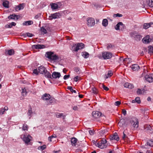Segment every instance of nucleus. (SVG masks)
Returning <instances> with one entry per match:
<instances>
[{
  "label": "nucleus",
  "mask_w": 153,
  "mask_h": 153,
  "mask_svg": "<svg viewBox=\"0 0 153 153\" xmlns=\"http://www.w3.org/2000/svg\"><path fill=\"white\" fill-rule=\"evenodd\" d=\"M51 96L48 94H45L42 97L41 99L44 101H47L50 99Z\"/></svg>",
  "instance_id": "obj_15"
},
{
  "label": "nucleus",
  "mask_w": 153,
  "mask_h": 153,
  "mask_svg": "<svg viewBox=\"0 0 153 153\" xmlns=\"http://www.w3.org/2000/svg\"><path fill=\"white\" fill-rule=\"evenodd\" d=\"M70 76V75H65L64 76L63 79L64 80L68 79Z\"/></svg>",
  "instance_id": "obj_58"
},
{
  "label": "nucleus",
  "mask_w": 153,
  "mask_h": 153,
  "mask_svg": "<svg viewBox=\"0 0 153 153\" xmlns=\"http://www.w3.org/2000/svg\"><path fill=\"white\" fill-rule=\"evenodd\" d=\"M113 74V73L111 71H109L108 72V74L105 75V78L107 79L110 77Z\"/></svg>",
  "instance_id": "obj_29"
},
{
  "label": "nucleus",
  "mask_w": 153,
  "mask_h": 153,
  "mask_svg": "<svg viewBox=\"0 0 153 153\" xmlns=\"http://www.w3.org/2000/svg\"><path fill=\"white\" fill-rule=\"evenodd\" d=\"M92 93L96 95L97 94L98 91L95 88H92Z\"/></svg>",
  "instance_id": "obj_48"
},
{
  "label": "nucleus",
  "mask_w": 153,
  "mask_h": 153,
  "mask_svg": "<svg viewBox=\"0 0 153 153\" xmlns=\"http://www.w3.org/2000/svg\"><path fill=\"white\" fill-rule=\"evenodd\" d=\"M56 137V136L55 134H53L51 135V136L49 137L48 138V140H49L50 141H51V137H53V138H55Z\"/></svg>",
  "instance_id": "obj_52"
},
{
  "label": "nucleus",
  "mask_w": 153,
  "mask_h": 153,
  "mask_svg": "<svg viewBox=\"0 0 153 153\" xmlns=\"http://www.w3.org/2000/svg\"><path fill=\"white\" fill-rule=\"evenodd\" d=\"M135 39L137 41H140L142 39V36L140 35H135Z\"/></svg>",
  "instance_id": "obj_39"
},
{
  "label": "nucleus",
  "mask_w": 153,
  "mask_h": 153,
  "mask_svg": "<svg viewBox=\"0 0 153 153\" xmlns=\"http://www.w3.org/2000/svg\"><path fill=\"white\" fill-rule=\"evenodd\" d=\"M125 123V121L124 119H121L118 123V125L120 126H122Z\"/></svg>",
  "instance_id": "obj_33"
},
{
  "label": "nucleus",
  "mask_w": 153,
  "mask_h": 153,
  "mask_svg": "<svg viewBox=\"0 0 153 153\" xmlns=\"http://www.w3.org/2000/svg\"><path fill=\"white\" fill-rule=\"evenodd\" d=\"M121 104L120 102L119 101H117L115 102L114 103V105L116 106H119V105H120Z\"/></svg>",
  "instance_id": "obj_57"
},
{
  "label": "nucleus",
  "mask_w": 153,
  "mask_h": 153,
  "mask_svg": "<svg viewBox=\"0 0 153 153\" xmlns=\"http://www.w3.org/2000/svg\"><path fill=\"white\" fill-rule=\"evenodd\" d=\"M110 139L111 140H115L117 141L119 140V137L116 133H114L112 136H111Z\"/></svg>",
  "instance_id": "obj_16"
},
{
  "label": "nucleus",
  "mask_w": 153,
  "mask_h": 153,
  "mask_svg": "<svg viewBox=\"0 0 153 153\" xmlns=\"http://www.w3.org/2000/svg\"><path fill=\"white\" fill-rule=\"evenodd\" d=\"M46 55L47 57L52 61H59L61 60L60 57L54 53L53 52H47L46 53Z\"/></svg>",
  "instance_id": "obj_1"
},
{
  "label": "nucleus",
  "mask_w": 153,
  "mask_h": 153,
  "mask_svg": "<svg viewBox=\"0 0 153 153\" xmlns=\"http://www.w3.org/2000/svg\"><path fill=\"white\" fill-rule=\"evenodd\" d=\"M106 142V140L103 139L100 142L97 143L96 146L101 149L106 148L107 146Z\"/></svg>",
  "instance_id": "obj_5"
},
{
  "label": "nucleus",
  "mask_w": 153,
  "mask_h": 153,
  "mask_svg": "<svg viewBox=\"0 0 153 153\" xmlns=\"http://www.w3.org/2000/svg\"><path fill=\"white\" fill-rule=\"evenodd\" d=\"M3 6L6 8H8L9 7V2L7 1H5L3 3Z\"/></svg>",
  "instance_id": "obj_35"
},
{
  "label": "nucleus",
  "mask_w": 153,
  "mask_h": 153,
  "mask_svg": "<svg viewBox=\"0 0 153 153\" xmlns=\"http://www.w3.org/2000/svg\"><path fill=\"white\" fill-rule=\"evenodd\" d=\"M53 78L54 79L59 78L61 76L59 72H53L52 75Z\"/></svg>",
  "instance_id": "obj_17"
},
{
  "label": "nucleus",
  "mask_w": 153,
  "mask_h": 153,
  "mask_svg": "<svg viewBox=\"0 0 153 153\" xmlns=\"http://www.w3.org/2000/svg\"><path fill=\"white\" fill-rule=\"evenodd\" d=\"M55 101H56V100L55 99H54V98L51 99L50 100V103L51 104L52 103L55 102Z\"/></svg>",
  "instance_id": "obj_59"
},
{
  "label": "nucleus",
  "mask_w": 153,
  "mask_h": 153,
  "mask_svg": "<svg viewBox=\"0 0 153 153\" xmlns=\"http://www.w3.org/2000/svg\"><path fill=\"white\" fill-rule=\"evenodd\" d=\"M80 77L78 76H76L74 78V81L76 82L78 81L79 80H80Z\"/></svg>",
  "instance_id": "obj_51"
},
{
  "label": "nucleus",
  "mask_w": 153,
  "mask_h": 153,
  "mask_svg": "<svg viewBox=\"0 0 153 153\" xmlns=\"http://www.w3.org/2000/svg\"><path fill=\"white\" fill-rule=\"evenodd\" d=\"M35 114V112L34 111H32V109L31 107H30L28 110L27 113V115L29 116H30L29 119H30V117L33 116V115Z\"/></svg>",
  "instance_id": "obj_20"
},
{
  "label": "nucleus",
  "mask_w": 153,
  "mask_h": 153,
  "mask_svg": "<svg viewBox=\"0 0 153 153\" xmlns=\"http://www.w3.org/2000/svg\"><path fill=\"white\" fill-rule=\"evenodd\" d=\"M33 22L32 21H26L23 23V25H29L33 24Z\"/></svg>",
  "instance_id": "obj_30"
},
{
  "label": "nucleus",
  "mask_w": 153,
  "mask_h": 153,
  "mask_svg": "<svg viewBox=\"0 0 153 153\" xmlns=\"http://www.w3.org/2000/svg\"><path fill=\"white\" fill-rule=\"evenodd\" d=\"M152 25H153V23L150 22L149 23H145L143 25V28L146 29Z\"/></svg>",
  "instance_id": "obj_25"
},
{
  "label": "nucleus",
  "mask_w": 153,
  "mask_h": 153,
  "mask_svg": "<svg viewBox=\"0 0 153 153\" xmlns=\"http://www.w3.org/2000/svg\"><path fill=\"white\" fill-rule=\"evenodd\" d=\"M131 68L133 71H137L139 68V66L136 64L132 65L131 66Z\"/></svg>",
  "instance_id": "obj_22"
},
{
  "label": "nucleus",
  "mask_w": 153,
  "mask_h": 153,
  "mask_svg": "<svg viewBox=\"0 0 153 153\" xmlns=\"http://www.w3.org/2000/svg\"><path fill=\"white\" fill-rule=\"evenodd\" d=\"M24 4H20L16 7L15 9L16 11L22 10L24 8Z\"/></svg>",
  "instance_id": "obj_19"
},
{
  "label": "nucleus",
  "mask_w": 153,
  "mask_h": 153,
  "mask_svg": "<svg viewBox=\"0 0 153 153\" xmlns=\"http://www.w3.org/2000/svg\"><path fill=\"white\" fill-rule=\"evenodd\" d=\"M20 17L19 16L15 15V14H13L10 15V16L8 17L9 19H13L15 20H18Z\"/></svg>",
  "instance_id": "obj_18"
},
{
  "label": "nucleus",
  "mask_w": 153,
  "mask_h": 153,
  "mask_svg": "<svg viewBox=\"0 0 153 153\" xmlns=\"http://www.w3.org/2000/svg\"><path fill=\"white\" fill-rule=\"evenodd\" d=\"M144 128L146 130H151L152 129L150 125H146L144 127Z\"/></svg>",
  "instance_id": "obj_42"
},
{
  "label": "nucleus",
  "mask_w": 153,
  "mask_h": 153,
  "mask_svg": "<svg viewBox=\"0 0 153 153\" xmlns=\"http://www.w3.org/2000/svg\"><path fill=\"white\" fill-rule=\"evenodd\" d=\"M75 71L76 72H78L79 71L80 69L78 67H76L75 68Z\"/></svg>",
  "instance_id": "obj_62"
},
{
  "label": "nucleus",
  "mask_w": 153,
  "mask_h": 153,
  "mask_svg": "<svg viewBox=\"0 0 153 153\" xmlns=\"http://www.w3.org/2000/svg\"><path fill=\"white\" fill-rule=\"evenodd\" d=\"M14 51L13 49H10L7 51V54L9 56H11L14 54Z\"/></svg>",
  "instance_id": "obj_38"
},
{
  "label": "nucleus",
  "mask_w": 153,
  "mask_h": 153,
  "mask_svg": "<svg viewBox=\"0 0 153 153\" xmlns=\"http://www.w3.org/2000/svg\"><path fill=\"white\" fill-rule=\"evenodd\" d=\"M152 40V39L150 38L149 35H147L142 39V41L144 43H148Z\"/></svg>",
  "instance_id": "obj_13"
},
{
  "label": "nucleus",
  "mask_w": 153,
  "mask_h": 153,
  "mask_svg": "<svg viewBox=\"0 0 153 153\" xmlns=\"http://www.w3.org/2000/svg\"><path fill=\"white\" fill-rule=\"evenodd\" d=\"M41 30L42 33L44 34H46L47 33V31L44 28L42 27L41 28Z\"/></svg>",
  "instance_id": "obj_49"
},
{
  "label": "nucleus",
  "mask_w": 153,
  "mask_h": 153,
  "mask_svg": "<svg viewBox=\"0 0 153 153\" xmlns=\"http://www.w3.org/2000/svg\"><path fill=\"white\" fill-rule=\"evenodd\" d=\"M16 25V23L14 22H12L10 23L9 25H6V27L7 28H10L13 26H15Z\"/></svg>",
  "instance_id": "obj_36"
},
{
  "label": "nucleus",
  "mask_w": 153,
  "mask_h": 153,
  "mask_svg": "<svg viewBox=\"0 0 153 153\" xmlns=\"http://www.w3.org/2000/svg\"><path fill=\"white\" fill-rule=\"evenodd\" d=\"M41 16V14H40V13L38 14L35 16V18L36 19H38Z\"/></svg>",
  "instance_id": "obj_61"
},
{
  "label": "nucleus",
  "mask_w": 153,
  "mask_h": 153,
  "mask_svg": "<svg viewBox=\"0 0 153 153\" xmlns=\"http://www.w3.org/2000/svg\"><path fill=\"white\" fill-rule=\"evenodd\" d=\"M145 78L146 81L149 82H152L153 81V74L146 75L145 76Z\"/></svg>",
  "instance_id": "obj_11"
},
{
  "label": "nucleus",
  "mask_w": 153,
  "mask_h": 153,
  "mask_svg": "<svg viewBox=\"0 0 153 153\" xmlns=\"http://www.w3.org/2000/svg\"><path fill=\"white\" fill-rule=\"evenodd\" d=\"M107 131V130L106 129H102L99 131V134L100 135L102 136L103 135L105 134Z\"/></svg>",
  "instance_id": "obj_34"
},
{
  "label": "nucleus",
  "mask_w": 153,
  "mask_h": 153,
  "mask_svg": "<svg viewBox=\"0 0 153 153\" xmlns=\"http://www.w3.org/2000/svg\"><path fill=\"white\" fill-rule=\"evenodd\" d=\"M5 111H4V109L3 108H1L0 109V115H2L3 114Z\"/></svg>",
  "instance_id": "obj_54"
},
{
  "label": "nucleus",
  "mask_w": 153,
  "mask_h": 153,
  "mask_svg": "<svg viewBox=\"0 0 153 153\" xmlns=\"http://www.w3.org/2000/svg\"><path fill=\"white\" fill-rule=\"evenodd\" d=\"M20 137L26 144H27L30 142L32 137L27 133H25L21 135Z\"/></svg>",
  "instance_id": "obj_4"
},
{
  "label": "nucleus",
  "mask_w": 153,
  "mask_h": 153,
  "mask_svg": "<svg viewBox=\"0 0 153 153\" xmlns=\"http://www.w3.org/2000/svg\"><path fill=\"white\" fill-rule=\"evenodd\" d=\"M77 140V139L75 138L74 137L72 138L71 140V142L72 145L73 146H75Z\"/></svg>",
  "instance_id": "obj_26"
},
{
  "label": "nucleus",
  "mask_w": 153,
  "mask_h": 153,
  "mask_svg": "<svg viewBox=\"0 0 153 153\" xmlns=\"http://www.w3.org/2000/svg\"><path fill=\"white\" fill-rule=\"evenodd\" d=\"M131 123L133 124V126L136 128H137L138 126V119L134 118H132L130 121Z\"/></svg>",
  "instance_id": "obj_9"
},
{
  "label": "nucleus",
  "mask_w": 153,
  "mask_h": 153,
  "mask_svg": "<svg viewBox=\"0 0 153 153\" xmlns=\"http://www.w3.org/2000/svg\"><path fill=\"white\" fill-rule=\"evenodd\" d=\"M124 85L125 88H128L129 89H131L133 88V85L128 82L126 83Z\"/></svg>",
  "instance_id": "obj_23"
},
{
  "label": "nucleus",
  "mask_w": 153,
  "mask_h": 153,
  "mask_svg": "<svg viewBox=\"0 0 153 153\" xmlns=\"http://www.w3.org/2000/svg\"><path fill=\"white\" fill-rule=\"evenodd\" d=\"M114 46L113 45H111V44H109L107 46V48L109 50L111 48H112Z\"/></svg>",
  "instance_id": "obj_55"
},
{
  "label": "nucleus",
  "mask_w": 153,
  "mask_h": 153,
  "mask_svg": "<svg viewBox=\"0 0 153 153\" xmlns=\"http://www.w3.org/2000/svg\"><path fill=\"white\" fill-rule=\"evenodd\" d=\"M56 117L57 118H60L62 117L63 119L65 118V116H63V114L62 113H57L56 115Z\"/></svg>",
  "instance_id": "obj_45"
},
{
  "label": "nucleus",
  "mask_w": 153,
  "mask_h": 153,
  "mask_svg": "<svg viewBox=\"0 0 153 153\" xmlns=\"http://www.w3.org/2000/svg\"><path fill=\"white\" fill-rule=\"evenodd\" d=\"M131 62V59L130 58H125L123 60L124 64H128Z\"/></svg>",
  "instance_id": "obj_27"
},
{
  "label": "nucleus",
  "mask_w": 153,
  "mask_h": 153,
  "mask_svg": "<svg viewBox=\"0 0 153 153\" xmlns=\"http://www.w3.org/2000/svg\"><path fill=\"white\" fill-rule=\"evenodd\" d=\"M22 94L23 96H25L26 95L27 92L26 91V90L25 88L22 89Z\"/></svg>",
  "instance_id": "obj_41"
},
{
  "label": "nucleus",
  "mask_w": 153,
  "mask_h": 153,
  "mask_svg": "<svg viewBox=\"0 0 153 153\" xmlns=\"http://www.w3.org/2000/svg\"><path fill=\"white\" fill-rule=\"evenodd\" d=\"M82 55L85 58H87L89 56V54L86 52H82Z\"/></svg>",
  "instance_id": "obj_31"
},
{
  "label": "nucleus",
  "mask_w": 153,
  "mask_h": 153,
  "mask_svg": "<svg viewBox=\"0 0 153 153\" xmlns=\"http://www.w3.org/2000/svg\"><path fill=\"white\" fill-rule=\"evenodd\" d=\"M122 113L125 116L126 115V110L124 109L123 110Z\"/></svg>",
  "instance_id": "obj_64"
},
{
  "label": "nucleus",
  "mask_w": 153,
  "mask_h": 153,
  "mask_svg": "<svg viewBox=\"0 0 153 153\" xmlns=\"http://www.w3.org/2000/svg\"><path fill=\"white\" fill-rule=\"evenodd\" d=\"M103 88L105 91H108L109 90V88L103 85H102Z\"/></svg>",
  "instance_id": "obj_56"
},
{
  "label": "nucleus",
  "mask_w": 153,
  "mask_h": 153,
  "mask_svg": "<svg viewBox=\"0 0 153 153\" xmlns=\"http://www.w3.org/2000/svg\"><path fill=\"white\" fill-rule=\"evenodd\" d=\"M102 54V57L104 59H109L112 57L111 53L109 52H103Z\"/></svg>",
  "instance_id": "obj_6"
},
{
  "label": "nucleus",
  "mask_w": 153,
  "mask_h": 153,
  "mask_svg": "<svg viewBox=\"0 0 153 153\" xmlns=\"http://www.w3.org/2000/svg\"><path fill=\"white\" fill-rule=\"evenodd\" d=\"M46 148L45 145H44L42 146H39L38 148V149L39 150H43L45 149Z\"/></svg>",
  "instance_id": "obj_43"
},
{
  "label": "nucleus",
  "mask_w": 153,
  "mask_h": 153,
  "mask_svg": "<svg viewBox=\"0 0 153 153\" xmlns=\"http://www.w3.org/2000/svg\"><path fill=\"white\" fill-rule=\"evenodd\" d=\"M44 46L43 45H33L32 47L33 48H35L36 49H42L44 48Z\"/></svg>",
  "instance_id": "obj_21"
},
{
  "label": "nucleus",
  "mask_w": 153,
  "mask_h": 153,
  "mask_svg": "<svg viewBox=\"0 0 153 153\" xmlns=\"http://www.w3.org/2000/svg\"><path fill=\"white\" fill-rule=\"evenodd\" d=\"M89 133L91 135H93L94 134V131L92 130H90L89 131Z\"/></svg>",
  "instance_id": "obj_63"
},
{
  "label": "nucleus",
  "mask_w": 153,
  "mask_h": 153,
  "mask_svg": "<svg viewBox=\"0 0 153 153\" xmlns=\"http://www.w3.org/2000/svg\"><path fill=\"white\" fill-rule=\"evenodd\" d=\"M122 16V15L121 14L117 13L116 14H114L113 15L114 17H121Z\"/></svg>",
  "instance_id": "obj_53"
},
{
  "label": "nucleus",
  "mask_w": 153,
  "mask_h": 153,
  "mask_svg": "<svg viewBox=\"0 0 153 153\" xmlns=\"http://www.w3.org/2000/svg\"><path fill=\"white\" fill-rule=\"evenodd\" d=\"M145 93V90L144 89H138L137 91V94L138 95L144 94Z\"/></svg>",
  "instance_id": "obj_24"
},
{
  "label": "nucleus",
  "mask_w": 153,
  "mask_h": 153,
  "mask_svg": "<svg viewBox=\"0 0 153 153\" xmlns=\"http://www.w3.org/2000/svg\"><path fill=\"white\" fill-rule=\"evenodd\" d=\"M26 35L28 37H31L33 36V35L32 34V33H26Z\"/></svg>",
  "instance_id": "obj_60"
},
{
  "label": "nucleus",
  "mask_w": 153,
  "mask_h": 153,
  "mask_svg": "<svg viewBox=\"0 0 153 153\" xmlns=\"http://www.w3.org/2000/svg\"><path fill=\"white\" fill-rule=\"evenodd\" d=\"M84 44L82 43L74 44L72 47L71 50L73 51L77 52L79 50L84 48Z\"/></svg>",
  "instance_id": "obj_3"
},
{
  "label": "nucleus",
  "mask_w": 153,
  "mask_h": 153,
  "mask_svg": "<svg viewBox=\"0 0 153 153\" xmlns=\"http://www.w3.org/2000/svg\"><path fill=\"white\" fill-rule=\"evenodd\" d=\"M141 3L143 5H148L150 7H153V1L152 0H142Z\"/></svg>",
  "instance_id": "obj_7"
},
{
  "label": "nucleus",
  "mask_w": 153,
  "mask_h": 153,
  "mask_svg": "<svg viewBox=\"0 0 153 153\" xmlns=\"http://www.w3.org/2000/svg\"><path fill=\"white\" fill-rule=\"evenodd\" d=\"M38 70L39 73L44 74L45 76L48 78H51V74L47 70L46 68L42 66L38 67Z\"/></svg>",
  "instance_id": "obj_2"
},
{
  "label": "nucleus",
  "mask_w": 153,
  "mask_h": 153,
  "mask_svg": "<svg viewBox=\"0 0 153 153\" xmlns=\"http://www.w3.org/2000/svg\"><path fill=\"white\" fill-rule=\"evenodd\" d=\"M149 53L152 54L153 53V47L150 46L149 47Z\"/></svg>",
  "instance_id": "obj_40"
},
{
  "label": "nucleus",
  "mask_w": 153,
  "mask_h": 153,
  "mask_svg": "<svg viewBox=\"0 0 153 153\" xmlns=\"http://www.w3.org/2000/svg\"><path fill=\"white\" fill-rule=\"evenodd\" d=\"M125 28V25L122 22H119L115 26V29L116 30H123Z\"/></svg>",
  "instance_id": "obj_10"
},
{
  "label": "nucleus",
  "mask_w": 153,
  "mask_h": 153,
  "mask_svg": "<svg viewBox=\"0 0 153 153\" xmlns=\"http://www.w3.org/2000/svg\"><path fill=\"white\" fill-rule=\"evenodd\" d=\"M131 102L132 103L137 102L138 104H139L140 103L141 101L140 97H137L135 100H132Z\"/></svg>",
  "instance_id": "obj_28"
},
{
  "label": "nucleus",
  "mask_w": 153,
  "mask_h": 153,
  "mask_svg": "<svg viewBox=\"0 0 153 153\" xmlns=\"http://www.w3.org/2000/svg\"><path fill=\"white\" fill-rule=\"evenodd\" d=\"M87 25L89 27H92L94 26L95 24L94 19L92 18H87Z\"/></svg>",
  "instance_id": "obj_8"
},
{
  "label": "nucleus",
  "mask_w": 153,
  "mask_h": 153,
  "mask_svg": "<svg viewBox=\"0 0 153 153\" xmlns=\"http://www.w3.org/2000/svg\"><path fill=\"white\" fill-rule=\"evenodd\" d=\"M53 19H56L59 17L58 13H57L52 14Z\"/></svg>",
  "instance_id": "obj_47"
},
{
  "label": "nucleus",
  "mask_w": 153,
  "mask_h": 153,
  "mask_svg": "<svg viewBox=\"0 0 153 153\" xmlns=\"http://www.w3.org/2000/svg\"><path fill=\"white\" fill-rule=\"evenodd\" d=\"M28 126L26 124H24L23 125V126L22 128V130L23 131H27L28 129Z\"/></svg>",
  "instance_id": "obj_37"
},
{
  "label": "nucleus",
  "mask_w": 153,
  "mask_h": 153,
  "mask_svg": "<svg viewBox=\"0 0 153 153\" xmlns=\"http://www.w3.org/2000/svg\"><path fill=\"white\" fill-rule=\"evenodd\" d=\"M93 116L95 118H98L102 116V114L101 112L98 111H94L92 113Z\"/></svg>",
  "instance_id": "obj_12"
},
{
  "label": "nucleus",
  "mask_w": 153,
  "mask_h": 153,
  "mask_svg": "<svg viewBox=\"0 0 153 153\" xmlns=\"http://www.w3.org/2000/svg\"><path fill=\"white\" fill-rule=\"evenodd\" d=\"M147 145L153 147V141L149 140L146 143Z\"/></svg>",
  "instance_id": "obj_44"
},
{
  "label": "nucleus",
  "mask_w": 153,
  "mask_h": 153,
  "mask_svg": "<svg viewBox=\"0 0 153 153\" xmlns=\"http://www.w3.org/2000/svg\"><path fill=\"white\" fill-rule=\"evenodd\" d=\"M39 73L38 68L35 69L33 71V74L34 75H37Z\"/></svg>",
  "instance_id": "obj_46"
},
{
  "label": "nucleus",
  "mask_w": 153,
  "mask_h": 153,
  "mask_svg": "<svg viewBox=\"0 0 153 153\" xmlns=\"http://www.w3.org/2000/svg\"><path fill=\"white\" fill-rule=\"evenodd\" d=\"M60 3L59 2L57 4L55 3H52L50 4V5L51 7V8L52 10H57L58 7H59V5H60Z\"/></svg>",
  "instance_id": "obj_14"
},
{
  "label": "nucleus",
  "mask_w": 153,
  "mask_h": 153,
  "mask_svg": "<svg viewBox=\"0 0 153 153\" xmlns=\"http://www.w3.org/2000/svg\"><path fill=\"white\" fill-rule=\"evenodd\" d=\"M68 89L69 90H70V91L72 92H74V93H76V91L75 90L73 89L72 88V87L71 86L68 87Z\"/></svg>",
  "instance_id": "obj_50"
},
{
  "label": "nucleus",
  "mask_w": 153,
  "mask_h": 153,
  "mask_svg": "<svg viewBox=\"0 0 153 153\" xmlns=\"http://www.w3.org/2000/svg\"><path fill=\"white\" fill-rule=\"evenodd\" d=\"M102 25L105 27H106L108 25V21L106 19H104L103 20L102 23Z\"/></svg>",
  "instance_id": "obj_32"
}]
</instances>
